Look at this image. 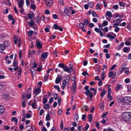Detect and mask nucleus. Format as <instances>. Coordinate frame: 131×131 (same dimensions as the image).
<instances>
[{
	"label": "nucleus",
	"instance_id": "nucleus-8",
	"mask_svg": "<svg viewBox=\"0 0 131 131\" xmlns=\"http://www.w3.org/2000/svg\"><path fill=\"white\" fill-rule=\"evenodd\" d=\"M62 79V77L61 76H60L58 75L55 81V83L57 84H59L60 83V82L61 81Z\"/></svg>",
	"mask_w": 131,
	"mask_h": 131
},
{
	"label": "nucleus",
	"instance_id": "nucleus-61",
	"mask_svg": "<svg viewBox=\"0 0 131 131\" xmlns=\"http://www.w3.org/2000/svg\"><path fill=\"white\" fill-rule=\"evenodd\" d=\"M42 70V68L41 67H40L37 68V70L38 72H39L41 71Z\"/></svg>",
	"mask_w": 131,
	"mask_h": 131
},
{
	"label": "nucleus",
	"instance_id": "nucleus-36",
	"mask_svg": "<svg viewBox=\"0 0 131 131\" xmlns=\"http://www.w3.org/2000/svg\"><path fill=\"white\" fill-rule=\"evenodd\" d=\"M89 126L88 124H86L85 127L84 128V131H86L89 128Z\"/></svg>",
	"mask_w": 131,
	"mask_h": 131
},
{
	"label": "nucleus",
	"instance_id": "nucleus-14",
	"mask_svg": "<svg viewBox=\"0 0 131 131\" xmlns=\"http://www.w3.org/2000/svg\"><path fill=\"white\" fill-rule=\"evenodd\" d=\"M66 80H63L62 81V89L63 90L66 87Z\"/></svg>",
	"mask_w": 131,
	"mask_h": 131
},
{
	"label": "nucleus",
	"instance_id": "nucleus-19",
	"mask_svg": "<svg viewBox=\"0 0 131 131\" xmlns=\"http://www.w3.org/2000/svg\"><path fill=\"white\" fill-rule=\"evenodd\" d=\"M124 64H122L121 67V70L120 71V72L122 73L124 70H126L127 68L126 67H124Z\"/></svg>",
	"mask_w": 131,
	"mask_h": 131
},
{
	"label": "nucleus",
	"instance_id": "nucleus-46",
	"mask_svg": "<svg viewBox=\"0 0 131 131\" xmlns=\"http://www.w3.org/2000/svg\"><path fill=\"white\" fill-rule=\"evenodd\" d=\"M84 24L83 23H79V26L80 28H82L84 27Z\"/></svg>",
	"mask_w": 131,
	"mask_h": 131
},
{
	"label": "nucleus",
	"instance_id": "nucleus-51",
	"mask_svg": "<svg viewBox=\"0 0 131 131\" xmlns=\"http://www.w3.org/2000/svg\"><path fill=\"white\" fill-rule=\"evenodd\" d=\"M86 118V115L85 114H83L82 115V119L83 121L85 120Z\"/></svg>",
	"mask_w": 131,
	"mask_h": 131
},
{
	"label": "nucleus",
	"instance_id": "nucleus-43",
	"mask_svg": "<svg viewBox=\"0 0 131 131\" xmlns=\"http://www.w3.org/2000/svg\"><path fill=\"white\" fill-rule=\"evenodd\" d=\"M111 89L110 88H109L108 92V96H110L111 95Z\"/></svg>",
	"mask_w": 131,
	"mask_h": 131
},
{
	"label": "nucleus",
	"instance_id": "nucleus-48",
	"mask_svg": "<svg viewBox=\"0 0 131 131\" xmlns=\"http://www.w3.org/2000/svg\"><path fill=\"white\" fill-rule=\"evenodd\" d=\"M49 75L48 74L47 75L45 76L44 77V81H46L48 78Z\"/></svg>",
	"mask_w": 131,
	"mask_h": 131
},
{
	"label": "nucleus",
	"instance_id": "nucleus-58",
	"mask_svg": "<svg viewBox=\"0 0 131 131\" xmlns=\"http://www.w3.org/2000/svg\"><path fill=\"white\" fill-rule=\"evenodd\" d=\"M58 1L59 4L62 5L64 4V3L62 0H58Z\"/></svg>",
	"mask_w": 131,
	"mask_h": 131
},
{
	"label": "nucleus",
	"instance_id": "nucleus-55",
	"mask_svg": "<svg viewBox=\"0 0 131 131\" xmlns=\"http://www.w3.org/2000/svg\"><path fill=\"white\" fill-rule=\"evenodd\" d=\"M33 67L34 68H36L37 67V64L35 62H34L33 63Z\"/></svg>",
	"mask_w": 131,
	"mask_h": 131
},
{
	"label": "nucleus",
	"instance_id": "nucleus-30",
	"mask_svg": "<svg viewBox=\"0 0 131 131\" xmlns=\"http://www.w3.org/2000/svg\"><path fill=\"white\" fill-rule=\"evenodd\" d=\"M65 66L64 64L61 63H60L58 66L59 67L62 68L63 69Z\"/></svg>",
	"mask_w": 131,
	"mask_h": 131
},
{
	"label": "nucleus",
	"instance_id": "nucleus-3",
	"mask_svg": "<svg viewBox=\"0 0 131 131\" xmlns=\"http://www.w3.org/2000/svg\"><path fill=\"white\" fill-rule=\"evenodd\" d=\"M123 100L127 103L130 104H131V97H125L123 98Z\"/></svg>",
	"mask_w": 131,
	"mask_h": 131
},
{
	"label": "nucleus",
	"instance_id": "nucleus-28",
	"mask_svg": "<svg viewBox=\"0 0 131 131\" xmlns=\"http://www.w3.org/2000/svg\"><path fill=\"white\" fill-rule=\"evenodd\" d=\"M32 107L34 109H37V106L36 103L34 102L31 105Z\"/></svg>",
	"mask_w": 131,
	"mask_h": 131
},
{
	"label": "nucleus",
	"instance_id": "nucleus-6",
	"mask_svg": "<svg viewBox=\"0 0 131 131\" xmlns=\"http://www.w3.org/2000/svg\"><path fill=\"white\" fill-rule=\"evenodd\" d=\"M63 70L68 73H71V72L72 71V69L67 66H65Z\"/></svg>",
	"mask_w": 131,
	"mask_h": 131
},
{
	"label": "nucleus",
	"instance_id": "nucleus-9",
	"mask_svg": "<svg viewBox=\"0 0 131 131\" xmlns=\"http://www.w3.org/2000/svg\"><path fill=\"white\" fill-rule=\"evenodd\" d=\"M72 86L73 88V90L72 92V93L74 94L76 91L77 88V83L76 82H74L72 84Z\"/></svg>",
	"mask_w": 131,
	"mask_h": 131
},
{
	"label": "nucleus",
	"instance_id": "nucleus-34",
	"mask_svg": "<svg viewBox=\"0 0 131 131\" xmlns=\"http://www.w3.org/2000/svg\"><path fill=\"white\" fill-rule=\"evenodd\" d=\"M105 74V72L104 71H103L102 73V74L101 75V78L102 80H103L104 79L105 77L104 76V75Z\"/></svg>",
	"mask_w": 131,
	"mask_h": 131
},
{
	"label": "nucleus",
	"instance_id": "nucleus-38",
	"mask_svg": "<svg viewBox=\"0 0 131 131\" xmlns=\"http://www.w3.org/2000/svg\"><path fill=\"white\" fill-rule=\"evenodd\" d=\"M108 22L106 20L105 21L102 23V26H105L107 25Z\"/></svg>",
	"mask_w": 131,
	"mask_h": 131
},
{
	"label": "nucleus",
	"instance_id": "nucleus-10",
	"mask_svg": "<svg viewBox=\"0 0 131 131\" xmlns=\"http://www.w3.org/2000/svg\"><path fill=\"white\" fill-rule=\"evenodd\" d=\"M112 33L113 35V36L110 34H108L107 35V37L111 39V40H113L116 37V34H115L113 33V32H112Z\"/></svg>",
	"mask_w": 131,
	"mask_h": 131
},
{
	"label": "nucleus",
	"instance_id": "nucleus-12",
	"mask_svg": "<svg viewBox=\"0 0 131 131\" xmlns=\"http://www.w3.org/2000/svg\"><path fill=\"white\" fill-rule=\"evenodd\" d=\"M64 13L67 15L69 16L71 14V11L68 8H66L64 11Z\"/></svg>",
	"mask_w": 131,
	"mask_h": 131
},
{
	"label": "nucleus",
	"instance_id": "nucleus-54",
	"mask_svg": "<svg viewBox=\"0 0 131 131\" xmlns=\"http://www.w3.org/2000/svg\"><path fill=\"white\" fill-rule=\"evenodd\" d=\"M120 30V28L119 27H116L114 29V31L116 32H118Z\"/></svg>",
	"mask_w": 131,
	"mask_h": 131
},
{
	"label": "nucleus",
	"instance_id": "nucleus-11",
	"mask_svg": "<svg viewBox=\"0 0 131 131\" xmlns=\"http://www.w3.org/2000/svg\"><path fill=\"white\" fill-rule=\"evenodd\" d=\"M130 48L129 47H124L123 49V52L125 53H128L130 51Z\"/></svg>",
	"mask_w": 131,
	"mask_h": 131
},
{
	"label": "nucleus",
	"instance_id": "nucleus-29",
	"mask_svg": "<svg viewBox=\"0 0 131 131\" xmlns=\"http://www.w3.org/2000/svg\"><path fill=\"white\" fill-rule=\"evenodd\" d=\"M88 118L89 119V121L90 122H91L93 119V116L91 114H90L88 116Z\"/></svg>",
	"mask_w": 131,
	"mask_h": 131
},
{
	"label": "nucleus",
	"instance_id": "nucleus-63",
	"mask_svg": "<svg viewBox=\"0 0 131 131\" xmlns=\"http://www.w3.org/2000/svg\"><path fill=\"white\" fill-rule=\"evenodd\" d=\"M8 17L9 19L10 20H13V19L11 15H8Z\"/></svg>",
	"mask_w": 131,
	"mask_h": 131
},
{
	"label": "nucleus",
	"instance_id": "nucleus-21",
	"mask_svg": "<svg viewBox=\"0 0 131 131\" xmlns=\"http://www.w3.org/2000/svg\"><path fill=\"white\" fill-rule=\"evenodd\" d=\"M34 13L32 12H31V13H29L28 15V17L29 19H32L34 16Z\"/></svg>",
	"mask_w": 131,
	"mask_h": 131
},
{
	"label": "nucleus",
	"instance_id": "nucleus-4",
	"mask_svg": "<svg viewBox=\"0 0 131 131\" xmlns=\"http://www.w3.org/2000/svg\"><path fill=\"white\" fill-rule=\"evenodd\" d=\"M123 86L122 85L120 84H118L116 86H115V89L116 92H117L119 90L122 89Z\"/></svg>",
	"mask_w": 131,
	"mask_h": 131
},
{
	"label": "nucleus",
	"instance_id": "nucleus-18",
	"mask_svg": "<svg viewBox=\"0 0 131 131\" xmlns=\"http://www.w3.org/2000/svg\"><path fill=\"white\" fill-rule=\"evenodd\" d=\"M24 4V0H20L19 1L18 5L19 8L23 7Z\"/></svg>",
	"mask_w": 131,
	"mask_h": 131
},
{
	"label": "nucleus",
	"instance_id": "nucleus-16",
	"mask_svg": "<svg viewBox=\"0 0 131 131\" xmlns=\"http://www.w3.org/2000/svg\"><path fill=\"white\" fill-rule=\"evenodd\" d=\"M102 5V3L100 2H99L97 3L95 7V9L97 10H100L101 8L100 7Z\"/></svg>",
	"mask_w": 131,
	"mask_h": 131
},
{
	"label": "nucleus",
	"instance_id": "nucleus-41",
	"mask_svg": "<svg viewBox=\"0 0 131 131\" xmlns=\"http://www.w3.org/2000/svg\"><path fill=\"white\" fill-rule=\"evenodd\" d=\"M63 120H62L61 121V123L60 125V128L61 129H62L63 128Z\"/></svg>",
	"mask_w": 131,
	"mask_h": 131
},
{
	"label": "nucleus",
	"instance_id": "nucleus-47",
	"mask_svg": "<svg viewBox=\"0 0 131 131\" xmlns=\"http://www.w3.org/2000/svg\"><path fill=\"white\" fill-rule=\"evenodd\" d=\"M82 75H84L85 77L87 75H88L89 74L86 72H84L82 73Z\"/></svg>",
	"mask_w": 131,
	"mask_h": 131
},
{
	"label": "nucleus",
	"instance_id": "nucleus-1",
	"mask_svg": "<svg viewBox=\"0 0 131 131\" xmlns=\"http://www.w3.org/2000/svg\"><path fill=\"white\" fill-rule=\"evenodd\" d=\"M121 117L124 121H131V113L127 112H124L122 114Z\"/></svg>",
	"mask_w": 131,
	"mask_h": 131
},
{
	"label": "nucleus",
	"instance_id": "nucleus-2",
	"mask_svg": "<svg viewBox=\"0 0 131 131\" xmlns=\"http://www.w3.org/2000/svg\"><path fill=\"white\" fill-rule=\"evenodd\" d=\"M48 54L49 53L47 52H44L42 53L41 56V61H44L47 58Z\"/></svg>",
	"mask_w": 131,
	"mask_h": 131
},
{
	"label": "nucleus",
	"instance_id": "nucleus-5",
	"mask_svg": "<svg viewBox=\"0 0 131 131\" xmlns=\"http://www.w3.org/2000/svg\"><path fill=\"white\" fill-rule=\"evenodd\" d=\"M41 91V89L40 88L35 89L33 91V93L34 94L37 95L39 94Z\"/></svg>",
	"mask_w": 131,
	"mask_h": 131
},
{
	"label": "nucleus",
	"instance_id": "nucleus-24",
	"mask_svg": "<svg viewBox=\"0 0 131 131\" xmlns=\"http://www.w3.org/2000/svg\"><path fill=\"white\" fill-rule=\"evenodd\" d=\"M4 45L6 47L9 46L10 45V42L8 41H6L4 42Z\"/></svg>",
	"mask_w": 131,
	"mask_h": 131
},
{
	"label": "nucleus",
	"instance_id": "nucleus-64",
	"mask_svg": "<svg viewBox=\"0 0 131 131\" xmlns=\"http://www.w3.org/2000/svg\"><path fill=\"white\" fill-rule=\"evenodd\" d=\"M119 24L118 23H116L114 24L113 25V27L114 28L117 27V26L119 25Z\"/></svg>",
	"mask_w": 131,
	"mask_h": 131
},
{
	"label": "nucleus",
	"instance_id": "nucleus-17",
	"mask_svg": "<svg viewBox=\"0 0 131 131\" xmlns=\"http://www.w3.org/2000/svg\"><path fill=\"white\" fill-rule=\"evenodd\" d=\"M18 121V118L16 117H13L11 118V121L14 122L16 124H17Z\"/></svg>",
	"mask_w": 131,
	"mask_h": 131
},
{
	"label": "nucleus",
	"instance_id": "nucleus-25",
	"mask_svg": "<svg viewBox=\"0 0 131 131\" xmlns=\"http://www.w3.org/2000/svg\"><path fill=\"white\" fill-rule=\"evenodd\" d=\"M106 92L104 90L102 91L100 93L101 96L102 97H103L104 95L106 94Z\"/></svg>",
	"mask_w": 131,
	"mask_h": 131
},
{
	"label": "nucleus",
	"instance_id": "nucleus-15",
	"mask_svg": "<svg viewBox=\"0 0 131 131\" xmlns=\"http://www.w3.org/2000/svg\"><path fill=\"white\" fill-rule=\"evenodd\" d=\"M27 23L31 27L33 25H36V24L35 23L34 21L32 20H30V22L28 21Z\"/></svg>",
	"mask_w": 131,
	"mask_h": 131
},
{
	"label": "nucleus",
	"instance_id": "nucleus-59",
	"mask_svg": "<svg viewBox=\"0 0 131 131\" xmlns=\"http://www.w3.org/2000/svg\"><path fill=\"white\" fill-rule=\"evenodd\" d=\"M113 8L115 9H117L118 8V6L117 5H115L113 6Z\"/></svg>",
	"mask_w": 131,
	"mask_h": 131
},
{
	"label": "nucleus",
	"instance_id": "nucleus-50",
	"mask_svg": "<svg viewBox=\"0 0 131 131\" xmlns=\"http://www.w3.org/2000/svg\"><path fill=\"white\" fill-rule=\"evenodd\" d=\"M53 96L55 100H56L57 99L58 95L57 94H54L53 95Z\"/></svg>",
	"mask_w": 131,
	"mask_h": 131
},
{
	"label": "nucleus",
	"instance_id": "nucleus-13",
	"mask_svg": "<svg viewBox=\"0 0 131 131\" xmlns=\"http://www.w3.org/2000/svg\"><path fill=\"white\" fill-rule=\"evenodd\" d=\"M124 44V43L123 42L121 43L119 46L115 47V49L117 50H119L122 48V47L123 46Z\"/></svg>",
	"mask_w": 131,
	"mask_h": 131
},
{
	"label": "nucleus",
	"instance_id": "nucleus-32",
	"mask_svg": "<svg viewBox=\"0 0 131 131\" xmlns=\"http://www.w3.org/2000/svg\"><path fill=\"white\" fill-rule=\"evenodd\" d=\"M83 21L84 22V25H87L88 24L89 22L88 20L87 19H84L83 20Z\"/></svg>",
	"mask_w": 131,
	"mask_h": 131
},
{
	"label": "nucleus",
	"instance_id": "nucleus-26",
	"mask_svg": "<svg viewBox=\"0 0 131 131\" xmlns=\"http://www.w3.org/2000/svg\"><path fill=\"white\" fill-rule=\"evenodd\" d=\"M4 111V107L0 105V114H2Z\"/></svg>",
	"mask_w": 131,
	"mask_h": 131
},
{
	"label": "nucleus",
	"instance_id": "nucleus-57",
	"mask_svg": "<svg viewBox=\"0 0 131 131\" xmlns=\"http://www.w3.org/2000/svg\"><path fill=\"white\" fill-rule=\"evenodd\" d=\"M30 7L31 8L33 9H35L36 8V6L34 4H31L30 5Z\"/></svg>",
	"mask_w": 131,
	"mask_h": 131
},
{
	"label": "nucleus",
	"instance_id": "nucleus-42",
	"mask_svg": "<svg viewBox=\"0 0 131 131\" xmlns=\"http://www.w3.org/2000/svg\"><path fill=\"white\" fill-rule=\"evenodd\" d=\"M25 117L27 118H29L31 117V115L29 113H27L26 114Z\"/></svg>",
	"mask_w": 131,
	"mask_h": 131
},
{
	"label": "nucleus",
	"instance_id": "nucleus-44",
	"mask_svg": "<svg viewBox=\"0 0 131 131\" xmlns=\"http://www.w3.org/2000/svg\"><path fill=\"white\" fill-rule=\"evenodd\" d=\"M95 31L97 33H99L101 30L100 29H99L97 28H95L94 29Z\"/></svg>",
	"mask_w": 131,
	"mask_h": 131
},
{
	"label": "nucleus",
	"instance_id": "nucleus-23",
	"mask_svg": "<svg viewBox=\"0 0 131 131\" xmlns=\"http://www.w3.org/2000/svg\"><path fill=\"white\" fill-rule=\"evenodd\" d=\"M36 19L37 20L36 21V22L37 23H39L41 20V17L39 16H38L36 17Z\"/></svg>",
	"mask_w": 131,
	"mask_h": 131
},
{
	"label": "nucleus",
	"instance_id": "nucleus-45",
	"mask_svg": "<svg viewBox=\"0 0 131 131\" xmlns=\"http://www.w3.org/2000/svg\"><path fill=\"white\" fill-rule=\"evenodd\" d=\"M114 72L113 71H111L109 73V75H108V77H111L113 74Z\"/></svg>",
	"mask_w": 131,
	"mask_h": 131
},
{
	"label": "nucleus",
	"instance_id": "nucleus-56",
	"mask_svg": "<svg viewBox=\"0 0 131 131\" xmlns=\"http://www.w3.org/2000/svg\"><path fill=\"white\" fill-rule=\"evenodd\" d=\"M117 65L116 64H114L111 67L110 70H114L115 68L116 67Z\"/></svg>",
	"mask_w": 131,
	"mask_h": 131
},
{
	"label": "nucleus",
	"instance_id": "nucleus-33",
	"mask_svg": "<svg viewBox=\"0 0 131 131\" xmlns=\"http://www.w3.org/2000/svg\"><path fill=\"white\" fill-rule=\"evenodd\" d=\"M34 32L32 30H30L28 31V36H31L33 35Z\"/></svg>",
	"mask_w": 131,
	"mask_h": 131
},
{
	"label": "nucleus",
	"instance_id": "nucleus-39",
	"mask_svg": "<svg viewBox=\"0 0 131 131\" xmlns=\"http://www.w3.org/2000/svg\"><path fill=\"white\" fill-rule=\"evenodd\" d=\"M92 14L93 17H97V16L95 12L94 11H92Z\"/></svg>",
	"mask_w": 131,
	"mask_h": 131
},
{
	"label": "nucleus",
	"instance_id": "nucleus-35",
	"mask_svg": "<svg viewBox=\"0 0 131 131\" xmlns=\"http://www.w3.org/2000/svg\"><path fill=\"white\" fill-rule=\"evenodd\" d=\"M46 120L47 121H50L51 119L50 117V116L49 114H47L46 117Z\"/></svg>",
	"mask_w": 131,
	"mask_h": 131
},
{
	"label": "nucleus",
	"instance_id": "nucleus-22",
	"mask_svg": "<svg viewBox=\"0 0 131 131\" xmlns=\"http://www.w3.org/2000/svg\"><path fill=\"white\" fill-rule=\"evenodd\" d=\"M106 14L107 16L110 18H111L112 17V13L109 11H107L106 12Z\"/></svg>",
	"mask_w": 131,
	"mask_h": 131
},
{
	"label": "nucleus",
	"instance_id": "nucleus-20",
	"mask_svg": "<svg viewBox=\"0 0 131 131\" xmlns=\"http://www.w3.org/2000/svg\"><path fill=\"white\" fill-rule=\"evenodd\" d=\"M28 91H29V93H27V94L26 96L27 99H29L31 97V91L30 90L28 89Z\"/></svg>",
	"mask_w": 131,
	"mask_h": 131
},
{
	"label": "nucleus",
	"instance_id": "nucleus-7",
	"mask_svg": "<svg viewBox=\"0 0 131 131\" xmlns=\"http://www.w3.org/2000/svg\"><path fill=\"white\" fill-rule=\"evenodd\" d=\"M85 94L87 96H88L89 97L92 98L93 96V94L92 92L89 90L86 91L85 93Z\"/></svg>",
	"mask_w": 131,
	"mask_h": 131
},
{
	"label": "nucleus",
	"instance_id": "nucleus-37",
	"mask_svg": "<svg viewBox=\"0 0 131 131\" xmlns=\"http://www.w3.org/2000/svg\"><path fill=\"white\" fill-rule=\"evenodd\" d=\"M4 48V46L0 44V53L3 51Z\"/></svg>",
	"mask_w": 131,
	"mask_h": 131
},
{
	"label": "nucleus",
	"instance_id": "nucleus-40",
	"mask_svg": "<svg viewBox=\"0 0 131 131\" xmlns=\"http://www.w3.org/2000/svg\"><path fill=\"white\" fill-rule=\"evenodd\" d=\"M54 88L57 90L59 92L60 91V90L59 88V87L58 85H54Z\"/></svg>",
	"mask_w": 131,
	"mask_h": 131
},
{
	"label": "nucleus",
	"instance_id": "nucleus-49",
	"mask_svg": "<svg viewBox=\"0 0 131 131\" xmlns=\"http://www.w3.org/2000/svg\"><path fill=\"white\" fill-rule=\"evenodd\" d=\"M45 111L43 109H41L39 115L41 116L43 114L44 112Z\"/></svg>",
	"mask_w": 131,
	"mask_h": 131
},
{
	"label": "nucleus",
	"instance_id": "nucleus-52",
	"mask_svg": "<svg viewBox=\"0 0 131 131\" xmlns=\"http://www.w3.org/2000/svg\"><path fill=\"white\" fill-rule=\"evenodd\" d=\"M108 112H106V113L102 114V118H104L108 114Z\"/></svg>",
	"mask_w": 131,
	"mask_h": 131
},
{
	"label": "nucleus",
	"instance_id": "nucleus-27",
	"mask_svg": "<svg viewBox=\"0 0 131 131\" xmlns=\"http://www.w3.org/2000/svg\"><path fill=\"white\" fill-rule=\"evenodd\" d=\"M36 44L37 48H41L42 47V45L39 42H36Z\"/></svg>",
	"mask_w": 131,
	"mask_h": 131
},
{
	"label": "nucleus",
	"instance_id": "nucleus-62",
	"mask_svg": "<svg viewBox=\"0 0 131 131\" xmlns=\"http://www.w3.org/2000/svg\"><path fill=\"white\" fill-rule=\"evenodd\" d=\"M107 97L108 99V100L110 101H111L112 100L113 98L110 95L109 96H107Z\"/></svg>",
	"mask_w": 131,
	"mask_h": 131
},
{
	"label": "nucleus",
	"instance_id": "nucleus-31",
	"mask_svg": "<svg viewBox=\"0 0 131 131\" xmlns=\"http://www.w3.org/2000/svg\"><path fill=\"white\" fill-rule=\"evenodd\" d=\"M125 3L123 2H120L119 3V5L121 7H124L125 5Z\"/></svg>",
	"mask_w": 131,
	"mask_h": 131
},
{
	"label": "nucleus",
	"instance_id": "nucleus-60",
	"mask_svg": "<svg viewBox=\"0 0 131 131\" xmlns=\"http://www.w3.org/2000/svg\"><path fill=\"white\" fill-rule=\"evenodd\" d=\"M26 3L27 6H28L30 5L29 0H26Z\"/></svg>",
	"mask_w": 131,
	"mask_h": 131
},
{
	"label": "nucleus",
	"instance_id": "nucleus-53",
	"mask_svg": "<svg viewBox=\"0 0 131 131\" xmlns=\"http://www.w3.org/2000/svg\"><path fill=\"white\" fill-rule=\"evenodd\" d=\"M130 79L129 78H127L125 79L124 82L126 83H128L130 82Z\"/></svg>",
	"mask_w": 131,
	"mask_h": 131
}]
</instances>
